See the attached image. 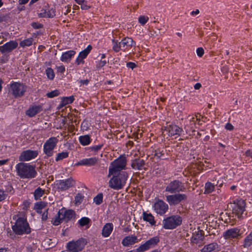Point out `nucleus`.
Returning a JSON list of instances; mask_svg holds the SVG:
<instances>
[{
  "mask_svg": "<svg viewBox=\"0 0 252 252\" xmlns=\"http://www.w3.org/2000/svg\"><path fill=\"white\" fill-rule=\"evenodd\" d=\"M128 174L126 171H122L114 174L109 182V187L113 189L119 190L122 189L126 184Z\"/></svg>",
  "mask_w": 252,
  "mask_h": 252,
  "instance_id": "1",
  "label": "nucleus"
},
{
  "mask_svg": "<svg viewBox=\"0 0 252 252\" xmlns=\"http://www.w3.org/2000/svg\"><path fill=\"white\" fill-rule=\"evenodd\" d=\"M18 175L22 178H34L36 172L34 167L29 164L21 162L16 166Z\"/></svg>",
  "mask_w": 252,
  "mask_h": 252,
  "instance_id": "2",
  "label": "nucleus"
},
{
  "mask_svg": "<svg viewBox=\"0 0 252 252\" xmlns=\"http://www.w3.org/2000/svg\"><path fill=\"white\" fill-rule=\"evenodd\" d=\"M13 231L17 234L21 235L24 233L29 234L31 232V228L27 220L23 218H19L14 225L12 226Z\"/></svg>",
  "mask_w": 252,
  "mask_h": 252,
  "instance_id": "3",
  "label": "nucleus"
},
{
  "mask_svg": "<svg viewBox=\"0 0 252 252\" xmlns=\"http://www.w3.org/2000/svg\"><path fill=\"white\" fill-rule=\"evenodd\" d=\"M58 216L55 219L53 223L55 225H58L63 221L65 222H68L75 216V213L72 210L65 211L62 210L58 212Z\"/></svg>",
  "mask_w": 252,
  "mask_h": 252,
  "instance_id": "4",
  "label": "nucleus"
},
{
  "mask_svg": "<svg viewBox=\"0 0 252 252\" xmlns=\"http://www.w3.org/2000/svg\"><path fill=\"white\" fill-rule=\"evenodd\" d=\"M182 222V218L178 215H174L164 219L163 227L166 229H172L180 225Z\"/></svg>",
  "mask_w": 252,
  "mask_h": 252,
  "instance_id": "5",
  "label": "nucleus"
},
{
  "mask_svg": "<svg viewBox=\"0 0 252 252\" xmlns=\"http://www.w3.org/2000/svg\"><path fill=\"white\" fill-rule=\"evenodd\" d=\"M246 203L244 200H240L237 201V203H230L228 205V207L230 209H231L232 212L233 214L236 215L238 218H241L242 217V214L245 211Z\"/></svg>",
  "mask_w": 252,
  "mask_h": 252,
  "instance_id": "6",
  "label": "nucleus"
},
{
  "mask_svg": "<svg viewBox=\"0 0 252 252\" xmlns=\"http://www.w3.org/2000/svg\"><path fill=\"white\" fill-rule=\"evenodd\" d=\"M86 239L81 238L76 241H71L67 243L66 248L70 252H79L81 251L87 244Z\"/></svg>",
  "mask_w": 252,
  "mask_h": 252,
  "instance_id": "7",
  "label": "nucleus"
},
{
  "mask_svg": "<svg viewBox=\"0 0 252 252\" xmlns=\"http://www.w3.org/2000/svg\"><path fill=\"white\" fill-rule=\"evenodd\" d=\"M184 129L185 130L177 125H170L168 127H164V129L162 128V129H164V131L168 132L169 136H172L178 135L179 136L185 137L186 134L185 133V131L187 133L188 128L186 126Z\"/></svg>",
  "mask_w": 252,
  "mask_h": 252,
  "instance_id": "8",
  "label": "nucleus"
},
{
  "mask_svg": "<svg viewBox=\"0 0 252 252\" xmlns=\"http://www.w3.org/2000/svg\"><path fill=\"white\" fill-rule=\"evenodd\" d=\"M58 141L56 137H52L47 140L44 144L43 151L48 157H51L53 154V150Z\"/></svg>",
  "mask_w": 252,
  "mask_h": 252,
  "instance_id": "9",
  "label": "nucleus"
},
{
  "mask_svg": "<svg viewBox=\"0 0 252 252\" xmlns=\"http://www.w3.org/2000/svg\"><path fill=\"white\" fill-rule=\"evenodd\" d=\"M26 90V87L18 82H14L10 85V88L9 90V92H11L12 94L15 97H21L24 95Z\"/></svg>",
  "mask_w": 252,
  "mask_h": 252,
  "instance_id": "10",
  "label": "nucleus"
},
{
  "mask_svg": "<svg viewBox=\"0 0 252 252\" xmlns=\"http://www.w3.org/2000/svg\"><path fill=\"white\" fill-rule=\"evenodd\" d=\"M183 186L181 182L174 180L171 182L165 188V191L170 193H174L183 191Z\"/></svg>",
  "mask_w": 252,
  "mask_h": 252,
  "instance_id": "11",
  "label": "nucleus"
},
{
  "mask_svg": "<svg viewBox=\"0 0 252 252\" xmlns=\"http://www.w3.org/2000/svg\"><path fill=\"white\" fill-rule=\"evenodd\" d=\"M187 195L185 194H176L166 196V200L170 205L179 204L182 200L187 199Z\"/></svg>",
  "mask_w": 252,
  "mask_h": 252,
  "instance_id": "12",
  "label": "nucleus"
},
{
  "mask_svg": "<svg viewBox=\"0 0 252 252\" xmlns=\"http://www.w3.org/2000/svg\"><path fill=\"white\" fill-rule=\"evenodd\" d=\"M159 238L157 236L151 238L144 244L141 245L138 249V251L144 252L151 248L155 247L159 242Z\"/></svg>",
  "mask_w": 252,
  "mask_h": 252,
  "instance_id": "13",
  "label": "nucleus"
},
{
  "mask_svg": "<svg viewBox=\"0 0 252 252\" xmlns=\"http://www.w3.org/2000/svg\"><path fill=\"white\" fill-rule=\"evenodd\" d=\"M38 155L37 151L26 150L22 152L19 156L20 161H28L35 158Z\"/></svg>",
  "mask_w": 252,
  "mask_h": 252,
  "instance_id": "14",
  "label": "nucleus"
},
{
  "mask_svg": "<svg viewBox=\"0 0 252 252\" xmlns=\"http://www.w3.org/2000/svg\"><path fill=\"white\" fill-rule=\"evenodd\" d=\"M75 184V181L72 178H69L65 181H59L56 185L58 189L64 190L73 187Z\"/></svg>",
  "mask_w": 252,
  "mask_h": 252,
  "instance_id": "15",
  "label": "nucleus"
},
{
  "mask_svg": "<svg viewBox=\"0 0 252 252\" xmlns=\"http://www.w3.org/2000/svg\"><path fill=\"white\" fill-rule=\"evenodd\" d=\"M18 43L15 41H10L2 46H0V52L3 54L9 53L18 46Z\"/></svg>",
  "mask_w": 252,
  "mask_h": 252,
  "instance_id": "16",
  "label": "nucleus"
},
{
  "mask_svg": "<svg viewBox=\"0 0 252 252\" xmlns=\"http://www.w3.org/2000/svg\"><path fill=\"white\" fill-rule=\"evenodd\" d=\"M168 208V205L161 200H158L154 204L155 210L160 215L164 214Z\"/></svg>",
  "mask_w": 252,
  "mask_h": 252,
  "instance_id": "17",
  "label": "nucleus"
},
{
  "mask_svg": "<svg viewBox=\"0 0 252 252\" xmlns=\"http://www.w3.org/2000/svg\"><path fill=\"white\" fill-rule=\"evenodd\" d=\"M241 235L240 229L237 228H231L224 232L223 237L225 239H232L236 238Z\"/></svg>",
  "mask_w": 252,
  "mask_h": 252,
  "instance_id": "18",
  "label": "nucleus"
},
{
  "mask_svg": "<svg viewBox=\"0 0 252 252\" xmlns=\"http://www.w3.org/2000/svg\"><path fill=\"white\" fill-rule=\"evenodd\" d=\"M144 165L145 161L144 159L139 158L132 160L131 164V166L133 169L138 170H141L143 169H145Z\"/></svg>",
  "mask_w": 252,
  "mask_h": 252,
  "instance_id": "19",
  "label": "nucleus"
},
{
  "mask_svg": "<svg viewBox=\"0 0 252 252\" xmlns=\"http://www.w3.org/2000/svg\"><path fill=\"white\" fill-rule=\"evenodd\" d=\"M125 168L122 167L121 166L118 165V163L114 160L111 163V166L109 170L108 176L109 177L111 175L118 174L119 172H121V171Z\"/></svg>",
  "mask_w": 252,
  "mask_h": 252,
  "instance_id": "20",
  "label": "nucleus"
},
{
  "mask_svg": "<svg viewBox=\"0 0 252 252\" xmlns=\"http://www.w3.org/2000/svg\"><path fill=\"white\" fill-rule=\"evenodd\" d=\"M98 159L96 158H85L78 162L76 165H87L93 166L97 162Z\"/></svg>",
  "mask_w": 252,
  "mask_h": 252,
  "instance_id": "21",
  "label": "nucleus"
},
{
  "mask_svg": "<svg viewBox=\"0 0 252 252\" xmlns=\"http://www.w3.org/2000/svg\"><path fill=\"white\" fill-rule=\"evenodd\" d=\"M120 44L122 45L121 47L125 48L126 47H132L133 46H135L136 43L132 40L130 37H126L122 40L120 42Z\"/></svg>",
  "mask_w": 252,
  "mask_h": 252,
  "instance_id": "22",
  "label": "nucleus"
},
{
  "mask_svg": "<svg viewBox=\"0 0 252 252\" xmlns=\"http://www.w3.org/2000/svg\"><path fill=\"white\" fill-rule=\"evenodd\" d=\"M113 224L111 223H107L103 226L102 230V235L103 237H108L113 230Z\"/></svg>",
  "mask_w": 252,
  "mask_h": 252,
  "instance_id": "23",
  "label": "nucleus"
},
{
  "mask_svg": "<svg viewBox=\"0 0 252 252\" xmlns=\"http://www.w3.org/2000/svg\"><path fill=\"white\" fill-rule=\"evenodd\" d=\"M137 240L136 236H128L125 237L122 241V244L124 246H128L133 244Z\"/></svg>",
  "mask_w": 252,
  "mask_h": 252,
  "instance_id": "24",
  "label": "nucleus"
},
{
  "mask_svg": "<svg viewBox=\"0 0 252 252\" xmlns=\"http://www.w3.org/2000/svg\"><path fill=\"white\" fill-rule=\"evenodd\" d=\"M204 237L201 231H198L195 233H193L191 239V243L194 244H198L200 243L203 239Z\"/></svg>",
  "mask_w": 252,
  "mask_h": 252,
  "instance_id": "25",
  "label": "nucleus"
},
{
  "mask_svg": "<svg viewBox=\"0 0 252 252\" xmlns=\"http://www.w3.org/2000/svg\"><path fill=\"white\" fill-rule=\"evenodd\" d=\"M75 54V52L73 50H70L63 54L61 57V61L64 62H69L72 57Z\"/></svg>",
  "mask_w": 252,
  "mask_h": 252,
  "instance_id": "26",
  "label": "nucleus"
},
{
  "mask_svg": "<svg viewBox=\"0 0 252 252\" xmlns=\"http://www.w3.org/2000/svg\"><path fill=\"white\" fill-rule=\"evenodd\" d=\"M41 110V107L40 106H35L30 108L26 112V114L30 117L35 116L38 112Z\"/></svg>",
  "mask_w": 252,
  "mask_h": 252,
  "instance_id": "27",
  "label": "nucleus"
},
{
  "mask_svg": "<svg viewBox=\"0 0 252 252\" xmlns=\"http://www.w3.org/2000/svg\"><path fill=\"white\" fill-rule=\"evenodd\" d=\"M143 219L144 220L149 222L152 225H155V221L153 216L149 213L148 214L145 212H143Z\"/></svg>",
  "mask_w": 252,
  "mask_h": 252,
  "instance_id": "28",
  "label": "nucleus"
},
{
  "mask_svg": "<svg viewBox=\"0 0 252 252\" xmlns=\"http://www.w3.org/2000/svg\"><path fill=\"white\" fill-rule=\"evenodd\" d=\"M217 246L216 243H211L208 245L205 246L201 250V252H211L212 251L216 249Z\"/></svg>",
  "mask_w": 252,
  "mask_h": 252,
  "instance_id": "29",
  "label": "nucleus"
},
{
  "mask_svg": "<svg viewBox=\"0 0 252 252\" xmlns=\"http://www.w3.org/2000/svg\"><path fill=\"white\" fill-rule=\"evenodd\" d=\"M92 49V46L90 45H88L87 48H86L85 50H83L79 53L78 57L82 59H85L87 56L88 54L90 53Z\"/></svg>",
  "mask_w": 252,
  "mask_h": 252,
  "instance_id": "30",
  "label": "nucleus"
},
{
  "mask_svg": "<svg viewBox=\"0 0 252 252\" xmlns=\"http://www.w3.org/2000/svg\"><path fill=\"white\" fill-rule=\"evenodd\" d=\"M79 141L83 145H87L91 142L90 137L88 135L81 136L79 137Z\"/></svg>",
  "mask_w": 252,
  "mask_h": 252,
  "instance_id": "31",
  "label": "nucleus"
},
{
  "mask_svg": "<svg viewBox=\"0 0 252 252\" xmlns=\"http://www.w3.org/2000/svg\"><path fill=\"white\" fill-rule=\"evenodd\" d=\"M115 161L117 162L119 166H121L122 167L125 168L126 160V158L124 156H121L117 159H115Z\"/></svg>",
  "mask_w": 252,
  "mask_h": 252,
  "instance_id": "32",
  "label": "nucleus"
},
{
  "mask_svg": "<svg viewBox=\"0 0 252 252\" xmlns=\"http://www.w3.org/2000/svg\"><path fill=\"white\" fill-rule=\"evenodd\" d=\"M252 245V231L244 240V247L248 248Z\"/></svg>",
  "mask_w": 252,
  "mask_h": 252,
  "instance_id": "33",
  "label": "nucleus"
},
{
  "mask_svg": "<svg viewBox=\"0 0 252 252\" xmlns=\"http://www.w3.org/2000/svg\"><path fill=\"white\" fill-rule=\"evenodd\" d=\"M44 192V190L42 189L41 188L38 187L36 189L34 192V196L35 200L38 199L41 196H42Z\"/></svg>",
  "mask_w": 252,
  "mask_h": 252,
  "instance_id": "34",
  "label": "nucleus"
},
{
  "mask_svg": "<svg viewBox=\"0 0 252 252\" xmlns=\"http://www.w3.org/2000/svg\"><path fill=\"white\" fill-rule=\"evenodd\" d=\"M214 186L210 182H208L205 185V193H209L213 191L214 189Z\"/></svg>",
  "mask_w": 252,
  "mask_h": 252,
  "instance_id": "35",
  "label": "nucleus"
},
{
  "mask_svg": "<svg viewBox=\"0 0 252 252\" xmlns=\"http://www.w3.org/2000/svg\"><path fill=\"white\" fill-rule=\"evenodd\" d=\"M68 156V153L67 152H63L57 154V156L56 158V161H58L59 160L67 158Z\"/></svg>",
  "mask_w": 252,
  "mask_h": 252,
  "instance_id": "36",
  "label": "nucleus"
},
{
  "mask_svg": "<svg viewBox=\"0 0 252 252\" xmlns=\"http://www.w3.org/2000/svg\"><path fill=\"white\" fill-rule=\"evenodd\" d=\"M103 194L102 193H98L94 198V201L96 205H99L102 202Z\"/></svg>",
  "mask_w": 252,
  "mask_h": 252,
  "instance_id": "37",
  "label": "nucleus"
},
{
  "mask_svg": "<svg viewBox=\"0 0 252 252\" xmlns=\"http://www.w3.org/2000/svg\"><path fill=\"white\" fill-rule=\"evenodd\" d=\"M91 220L87 217H83L79 220V224L81 226H86L90 223Z\"/></svg>",
  "mask_w": 252,
  "mask_h": 252,
  "instance_id": "38",
  "label": "nucleus"
},
{
  "mask_svg": "<svg viewBox=\"0 0 252 252\" xmlns=\"http://www.w3.org/2000/svg\"><path fill=\"white\" fill-rule=\"evenodd\" d=\"M32 41L33 39L32 38H30L21 41L20 43V45L22 47H25L26 46H30L31 45H32Z\"/></svg>",
  "mask_w": 252,
  "mask_h": 252,
  "instance_id": "39",
  "label": "nucleus"
},
{
  "mask_svg": "<svg viewBox=\"0 0 252 252\" xmlns=\"http://www.w3.org/2000/svg\"><path fill=\"white\" fill-rule=\"evenodd\" d=\"M47 205V203L45 202H36L34 207L35 210H41L44 208Z\"/></svg>",
  "mask_w": 252,
  "mask_h": 252,
  "instance_id": "40",
  "label": "nucleus"
},
{
  "mask_svg": "<svg viewBox=\"0 0 252 252\" xmlns=\"http://www.w3.org/2000/svg\"><path fill=\"white\" fill-rule=\"evenodd\" d=\"M46 73L47 77L51 80H53L54 78L55 74L53 70L50 68L48 67L46 70Z\"/></svg>",
  "mask_w": 252,
  "mask_h": 252,
  "instance_id": "41",
  "label": "nucleus"
},
{
  "mask_svg": "<svg viewBox=\"0 0 252 252\" xmlns=\"http://www.w3.org/2000/svg\"><path fill=\"white\" fill-rule=\"evenodd\" d=\"M112 41L113 43V50L116 52H119L121 50L122 45H120V42L118 43V41L114 39H112Z\"/></svg>",
  "mask_w": 252,
  "mask_h": 252,
  "instance_id": "42",
  "label": "nucleus"
},
{
  "mask_svg": "<svg viewBox=\"0 0 252 252\" xmlns=\"http://www.w3.org/2000/svg\"><path fill=\"white\" fill-rule=\"evenodd\" d=\"M149 18L145 16H140L138 18V22L142 26L144 25L148 21Z\"/></svg>",
  "mask_w": 252,
  "mask_h": 252,
  "instance_id": "43",
  "label": "nucleus"
},
{
  "mask_svg": "<svg viewBox=\"0 0 252 252\" xmlns=\"http://www.w3.org/2000/svg\"><path fill=\"white\" fill-rule=\"evenodd\" d=\"M60 94V93L58 90H56L51 92H49L47 93L46 95L48 97L52 98L53 97L58 96Z\"/></svg>",
  "mask_w": 252,
  "mask_h": 252,
  "instance_id": "44",
  "label": "nucleus"
},
{
  "mask_svg": "<svg viewBox=\"0 0 252 252\" xmlns=\"http://www.w3.org/2000/svg\"><path fill=\"white\" fill-rule=\"evenodd\" d=\"M83 198L84 196L82 195L81 193H78V194H77L74 200L75 204H80L82 202Z\"/></svg>",
  "mask_w": 252,
  "mask_h": 252,
  "instance_id": "45",
  "label": "nucleus"
},
{
  "mask_svg": "<svg viewBox=\"0 0 252 252\" xmlns=\"http://www.w3.org/2000/svg\"><path fill=\"white\" fill-rule=\"evenodd\" d=\"M46 14H47V17L53 18L54 16H55V10L51 9L50 10L46 11Z\"/></svg>",
  "mask_w": 252,
  "mask_h": 252,
  "instance_id": "46",
  "label": "nucleus"
},
{
  "mask_svg": "<svg viewBox=\"0 0 252 252\" xmlns=\"http://www.w3.org/2000/svg\"><path fill=\"white\" fill-rule=\"evenodd\" d=\"M73 96H70L69 97H63L62 100H64V101H68V103H71L74 100Z\"/></svg>",
  "mask_w": 252,
  "mask_h": 252,
  "instance_id": "47",
  "label": "nucleus"
},
{
  "mask_svg": "<svg viewBox=\"0 0 252 252\" xmlns=\"http://www.w3.org/2000/svg\"><path fill=\"white\" fill-rule=\"evenodd\" d=\"M196 53L198 57H201L204 53V49L201 47L198 48L196 50Z\"/></svg>",
  "mask_w": 252,
  "mask_h": 252,
  "instance_id": "48",
  "label": "nucleus"
},
{
  "mask_svg": "<svg viewBox=\"0 0 252 252\" xmlns=\"http://www.w3.org/2000/svg\"><path fill=\"white\" fill-rule=\"evenodd\" d=\"M32 26L35 29H40L43 27L42 24L35 22L32 23Z\"/></svg>",
  "mask_w": 252,
  "mask_h": 252,
  "instance_id": "49",
  "label": "nucleus"
},
{
  "mask_svg": "<svg viewBox=\"0 0 252 252\" xmlns=\"http://www.w3.org/2000/svg\"><path fill=\"white\" fill-rule=\"evenodd\" d=\"M126 66L132 69H133L134 68H135L137 66V64H136L134 63L133 62H128L126 63Z\"/></svg>",
  "mask_w": 252,
  "mask_h": 252,
  "instance_id": "50",
  "label": "nucleus"
},
{
  "mask_svg": "<svg viewBox=\"0 0 252 252\" xmlns=\"http://www.w3.org/2000/svg\"><path fill=\"white\" fill-rule=\"evenodd\" d=\"M106 63V61H100V62L98 63V64L96 65V67L98 68H100L105 65V64Z\"/></svg>",
  "mask_w": 252,
  "mask_h": 252,
  "instance_id": "51",
  "label": "nucleus"
},
{
  "mask_svg": "<svg viewBox=\"0 0 252 252\" xmlns=\"http://www.w3.org/2000/svg\"><path fill=\"white\" fill-rule=\"evenodd\" d=\"M163 156H164V153H163V151H162V152L156 151L155 156L157 157L158 158H161V157H162Z\"/></svg>",
  "mask_w": 252,
  "mask_h": 252,
  "instance_id": "52",
  "label": "nucleus"
},
{
  "mask_svg": "<svg viewBox=\"0 0 252 252\" xmlns=\"http://www.w3.org/2000/svg\"><path fill=\"white\" fill-rule=\"evenodd\" d=\"M225 128L228 130H232L234 129V126L230 124L227 123L225 126Z\"/></svg>",
  "mask_w": 252,
  "mask_h": 252,
  "instance_id": "53",
  "label": "nucleus"
},
{
  "mask_svg": "<svg viewBox=\"0 0 252 252\" xmlns=\"http://www.w3.org/2000/svg\"><path fill=\"white\" fill-rule=\"evenodd\" d=\"M102 146V145L93 146L91 148V149L94 151H97L98 150L100 149Z\"/></svg>",
  "mask_w": 252,
  "mask_h": 252,
  "instance_id": "54",
  "label": "nucleus"
},
{
  "mask_svg": "<svg viewBox=\"0 0 252 252\" xmlns=\"http://www.w3.org/2000/svg\"><path fill=\"white\" fill-rule=\"evenodd\" d=\"M47 210H46L44 212H43V213L42 214V219L43 220H46L48 217H47Z\"/></svg>",
  "mask_w": 252,
  "mask_h": 252,
  "instance_id": "55",
  "label": "nucleus"
},
{
  "mask_svg": "<svg viewBox=\"0 0 252 252\" xmlns=\"http://www.w3.org/2000/svg\"><path fill=\"white\" fill-rule=\"evenodd\" d=\"M76 63H77V64H79L81 63H84V61H83V59L78 57L76 60Z\"/></svg>",
  "mask_w": 252,
  "mask_h": 252,
  "instance_id": "56",
  "label": "nucleus"
},
{
  "mask_svg": "<svg viewBox=\"0 0 252 252\" xmlns=\"http://www.w3.org/2000/svg\"><path fill=\"white\" fill-rule=\"evenodd\" d=\"M5 199V194L4 192L0 190V201Z\"/></svg>",
  "mask_w": 252,
  "mask_h": 252,
  "instance_id": "57",
  "label": "nucleus"
},
{
  "mask_svg": "<svg viewBox=\"0 0 252 252\" xmlns=\"http://www.w3.org/2000/svg\"><path fill=\"white\" fill-rule=\"evenodd\" d=\"M81 8L82 9H83V10H87L89 8H90V6H88L87 5V4H81Z\"/></svg>",
  "mask_w": 252,
  "mask_h": 252,
  "instance_id": "58",
  "label": "nucleus"
},
{
  "mask_svg": "<svg viewBox=\"0 0 252 252\" xmlns=\"http://www.w3.org/2000/svg\"><path fill=\"white\" fill-rule=\"evenodd\" d=\"M65 71V67L63 66H61L58 67V71L63 73Z\"/></svg>",
  "mask_w": 252,
  "mask_h": 252,
  "instance_id": "59",
  "label": "nucleus"
},
{
  "mask_svg": "<svg viewBox=\"0 0 252 252\" xmlns=\"http://www.w3.org/2000/svg\"><path fill=\"white\" fill-rule=\"evenodd\" d=\"M201 87V84L199 83H197L195 84L194 86V88L195 90H199L200 89Z\"/></svg>",
  "mask_w": 252,
  "mask_h": 252,
  "instance_id": "60",
  "label": "nucleus"
},
{
  "mask_svg": "<svg viewBox=\"0 0 252 252\" xmlns=\"http://www.w3.org/2000/svg\"><path fill=\"white\" fill-rule=\"evenodd\" d=\"M89 80L88 79H86V80H81L80 81V83L82 84H85V85H88V84L89 83Z\"/></svg>",
  "mask_w": 252,
  "mask_h": 252,
  "instance_id": "61",
  "label": "nucleus"
},
{
  "mask_svg": "<svg viewBox=\"0 0 252 252\" xmlns=\"http://www.w3.org/2000/svg\"><path fill=\"white\" fill-rule=\"evenodd\" d=\"M39 16L40 17H47V14L46 10H44L43 12L40 13L39 14Z\"/></svg>",
  "mask_w": 252,
  "mask_h": 252,
  "instance_id": "62",
  "label": "nucleus"
},
{
  "mask_svg": "<svg viewBox=\"0 0 252 252\" xmlns=\"http://www.w3.org/2000/svg\"><path fill=\"white\" fill-rule=\"evenodd\" d=\"M67 104H68V101H64V100H63L62 101V103L60 105V108H62L63 107V106H65V105H66Z\"/></svg>",
  "mask_w": 252,
  "mask_h": 252,
  "instance_id": "63",
  "label": "nucleus"
},
{
  "mask_svg": "<svg viewBox=\"0 0 252 252\" xmlns=\"http://www.w3.org/2000/svg\"><path fill=\"white\" fill-rule=\"evenodd\" d=\"M29 0H19V4H24L28 2Z\"/></svg>",
  "mask_w": 252,
  "mask_h": 252,
  "instance_id": "64",
  "label": "nucleus"
}]
</instances>
